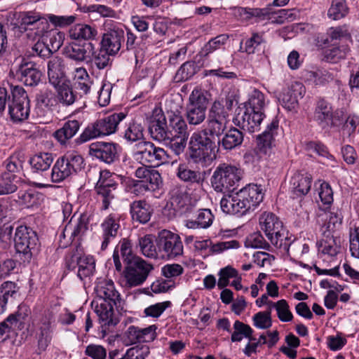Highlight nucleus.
<instances>
[{
    "label": "nucleus",
    "instance_id": "obj_3",
    "mask_svg": "<svg viewBox=\"0 0 359 359\" xmlns=\"http://www.w3.org/2000/svg\"><path fill=\"white\" fill-rule=\"evenodd\" d=\"M14 245L20 259L24 262H29L38 253L40 243L36 231L27 226H20L15 232Z\"/></svg>",
    "mask_w": 359,
    "mask_h": 359
},
{
    "label": "nucleus",
    "instance_id": "obj_56",
    "mask_svg": "<svg viewBox=\"0 0 359 359\" xmlns=\"http://www.w3.org/2000/svg\"><path fill=\"white\" fill-rule=\"evenodd\" d=\"M245 244L247 248H262L265 250H269L270 248L259 232H255L249 235L246 238Z\"/></svg>",
    "mask_w": 359,
    "mask_h": 359
},
{
    "label": "nucleus",
    "instance_id": "obj_14",
    "mask_svg": "<svg viewBox=\"0 0 359 359\" xmlns=\"http://www.w3.org/2000/svg\"><path fill=\"white\" fill-rule=\"evenodd\" d=\"M88 224L89 218L86 214H81L74 222L71 219L70 222H69L65 227L63 232L60 236V237H63L64 238L67 235L69 236V241L66 243L62 244V241L60 240V246L65 248L67 246L69 243L72 242L74 239H81L89 229Z\"/></svg>",
    "mask_w": 359,
    "mask_h": 359
},
{
    "label": "nucleus",
    "instance_id": "obj_42",
    "mask_svg": "<svg viewBox=\"0 0 359 359\" xmlns=\"http://www.w3.org/2000/svg\"><path fill=\"white\" fill-rule=\"evenodd\" d=\"M95 271V260L93 257L83 254L78 266V277L83 280L86 277L92 276Z\"/></svg>",
    "mask_w": 359,
    "mask_h": 359
},
{
    "label": "nucleus",
    "instance_id": "obj_35",
    "mask_svg": "<svg viewBox=\"0 0 359 359\" xmlns=\"http://www.w3.org/2000/svg\"><path fill=\"white\" fill-rule=\"evenodd\" d=\"M130 213L133 220L145 224L149 221L151 216L150 205L145 201H134L130 205Z\"/></svg>",
    "mask_w": 359,
    "mask_h": 359
},
{
    "label": "nucleus",
    "instance_id": "obj_44",
    "mask_svg": "<svg viewBox=\"0 0 359 359\" xmlns=\"http://www.w3.org/2000/svg\"><path fill=\"white\" fill-rule=\"evenodd\" d=\"M139 247L142 255L147 257H157L160 256L158 246L154 244L151 235H146L139 238Z\"/></svg>",
    "mask_w": 359,
    "mask_h": 359
},
{
    "label": "nucleus",
    "instance_id": "obj_43",
    "mask_svg": "<svg viewBox=\"0 0 359 359\" xmlns=\"http://www.w3.org/2000/svg\"><path fill=\"white\" fill-rule=\"evenodd\" d=\"M133 184H128V191L136 195L143 194L147 191H154L158 188L163 181H131Z\"/></svg>",
    "mask_w": 359,
    "mask_h": 359
},
{
    "label": "nucleus",
    "instance_id": "obj_52",
    "mask_svg": "<svg viewBox=\"0 0 359 359\" xmlns=\"http://www.w3.org/2000/svg\"><path fill=\"white\" fill-rule=\"evenodd\" d=\"M243 135L241 130L233 128L226 133V150L232 149L241 144Z\"/></svg>",
    "mask_w": 359,
    "mask_h": 359
},
{
    "label": "nucleus",
    "instance_id": "obj_46",
    "mask_svg": "<svg viewBox=\"0 0 359 359\" xmlns=\"http://www.w3.org/2000/svg\"><path fill=\"white\" fill-rule=\"evenodd\" d=\"M199 67L194 61L184 62L177 70L175 76L176 82H182L192 77L198 71Z\"/></svg>",
    "mask_w": 359,
    "mask_h": 359
},
{
    "label": "nucleus",
    "instance_id": "obj_58",
    "mask_svg": "<svg viewBox=\"0 0 359 359\" xmlns=\"http://www.w3.org/2000/svg\"><path fill=\"white\" fill-rule=\"evenodd\" d=\"M43 34L41 39H43L47 42V46H49L54 52L57 51L63 43V34L60 32L58 33H48Z\"/></svg>",
    "mask_w": 359,
    "mask_h": 359
},
{
    "label": "nucleus",
    "instance_id": "obj_36",
    "mask_svg": "<svg viewBox=\"0 0 359 359\" xmlns=\"http://www.w3.org/2000/svg\"><path fill=\"white\" fill-rule=\"evenodd\" d=\"M198 210L196 219L187 220L186 226L189 229L203 228L206 229L209 227L213 220V215L209 209H201L196 207L195 210Z\"/></svg>",
    "mask_w": 359,
    "mask_h": 359
},
{
    "label": "nucleus",
    "instance_id": "obj_5",
    "mask_svg": "<svg viewBox=\"0 0 359 359\" xmlns=\"http://www.w3.org/2000/svg\"><path fill=\"white\" fill-rule=\"evenodd\" d=\"M153 269V265L142 258L132 260L123 271L125 286L130 288L142 285Z\"/></svg>",
    "mask_w": 359,
    "mask_h": 359
},
{
    "label": "nucleus",
    "instance_id": "obj_6",
    "mask_svg": "<svg viewBox=\"0 0 359 359\" xmlns=\"http://www.w3.org/2000/svg\"><path fill=\"white\" fill-rule=\"evenodd\" d=\"M12 98L8 100V111L11 118L15 121L27 119L29 114V100L22 87L10 86Z\"/></svg>",
    "mask_w": 359,
    "mask_h": 359
},
{
    "label": "nucleus",
    "instance_id": "obj_21",
    "mask_svg": "<svg viewBox=\"0 0 359 359\" xmlns=\"http://www.w3.org/2000/svg\"><path fill=\"white\" fill-rule=\"evenodd\" d=\"M124 40V32L121 29H110L107 31L101 41V48L111 55H115L120 50Z\"/></svg>",
    "mask_w": 359,
    "mask_h": 359
},
{
    "label": "nucleus",
    "instance_id": "obj_27",
    "mask_svg": "<svg viewBox=\"0 0 359 359\" xmlns=\"http://www.w3.org/2000/svg\"><path fill=\"white\" fill-rule=\"evenodd\" d=\"M20 296V287L12 281H6L0 287V314L5 312L8 303Z\"/></svg>",
    "mask_w": 359,
    "mask_h": 359
},
{
    "label": "nucleus",
    "instance_id": "obj_49",
    "mask_svg": "<svg viewBox=\"0 0 359 359\" xmlns=\"http://www.w3.org/2000/svg\"><path fill=\"white\" fill-rule=\"evenodd\" d=\"M53 162L52 154L42 153L35 155L30 159L31 165L36 170H46Z\"/></svg>",
    "mask_w": 359,
    "mask_h": 359
},
{
    "label": "nucleus",
    "instance_id": "obj_7",
    "mask_svg": "<svg viewBox=\"0 0 359 359\" xmlns=\"http://www.w3.org/2000/svg\"><path fill=\"white\" fill-rule=\"evenodd\" d=\"M165 208L172 210L174 214L189 217L195 212L196 202H192L187 192V187L177 185L170 191V198Z\"/></svg>",
    "mask_w": 359,
    "mask_h": 359
},
{
    "label": "nucleus",
    "instance_id": "obj_63",
    "mask_svg": "<svg viewBox=\"0 0 359 359\" xmlns=\"http://www.w3.org/2000/svg\"><path fill=\"white\" fill-rule=\"evenodd\" d=\"M349 242L351 255L359 259V226L350 229Z\"/></svg>",
    "mask_w": 359,
    "mask_h": 359
},
{
    "label": "nucleus",
    "instance_id": "obj_12",
    "mask_svg": "<svg viewBox=\"0 0 359 359\" xmlns=\"http://www.w3.org/2000/svg\"><path fill=\"white\" fill-rule=\"evenodd\" d=\"M265 114L264 111H257L254 109H245L242 114L240 112L233 118L235 125L241 126L243 130L252 133L259 130Z\"/></svg>",
    "mask_w": 359,
    "mask_h": 359
},
{
    "label": "nucleus",
    "instance_id": "obj_41",
    "mask_svg": "<svg viewBox=\"0 0 359 359\" xmlns=\"http://www.w3.org/2000/svg\"><path fill=\"white\" fill-rule=\"evenodd\" d=\"M6 171L3 175V180H22L23 174L22 171V163L16 156H11L6 161Z\"/></svg>",
    "mask_w": 359,
    "mask_h": 359
},
{
    "label": "nucleus",
    "instance_id": "obj_45",
    "mask_svg": "<svg viewBox=\"0 0 359 359\" xmlns=\"http://www.w3.org/2000/svg\"><path fill=\"white\" fill-rule=\"evenodd\" d=\"M36 22H39L41 25H32L27 27L26 32L27 37L32 41L41 39L48 29L49 25L47 18L39 16L36 19Z\"/></svg>",
    "mask_w": 359,
    "mask_h": 359
},
{
    "label": "nucleus",
    "instance_id": "obj_39",
    "mask_svg": "<svg viewBox=\"0 0 359 359\" xmlns=\"http://www.w3.org/2000/svg\"><path fill=\"white\" fill-rule=\"evenodd\" d=\"M36 110L51 111L55 106V95L52 90L44 89L41 90L36 96Z\"/></svg>",
    "mask_w": 359,
    "mask_h": 359
},
{
    "label": "nucleus",
    "instance_id": "obj_23",
    "mask_svg": "<svg viewBox=\"0 0 359 359\" xmlns=\"http://www.w3.org/2000/svg\"><path fill=\"white\" fill-rule=\"evenodd\" d=\"M351 34L348 27L344 25L338 27H330L325 35L318 36L316 39V46L319 48L328 46L332 42L341 41L344 39H350Z\"/></svg>",
    "mask_w": 359,
    "mask_h": 359
},
{
    "label": "nucleus",
    "instance_id": "obj_62",
    "mask_svg": "<svg viewBox=\"0 0 359 359\" xmlns=\"http://www.w3.org/2000/svg\"><path fill=\"white\" fill-rule=\"evenodd\" d=\"M170 305L171 303L168 301L156 303L147 307L144 311V313L146 316L158 318Z\"/></svg>",
    "mask_w": 359,
    "mask_h": 359
},
{
    "label": "nucleus",
    "instance_id": "obj_13",
    "mask_svg": "<svg viewBox=\"0 0 359 359\" xmlns=\"http://www.w3.org/2000/svg\"><path fill=\"white\" fill-rule=\"evenodd\" d=\"M95 292L96 299H102L113 304L118 311L123 309L124 302L116 290L114 284L111 280H102L97 283Z\"/></svg>",
    "mask_w": 359,
    "mask_h": 359
},
{
    "label": "nucleus",
    "instance_id": "obj_19",
    "mask_svg": "<svg viewBox=\"0 0 359 359\" xmlns=\"http://www.w3.org/2000/svg\"><path fill=\"white\" fill-rule=\"evenodd\" d=\"M91 304L102 325L115 326L118 323V319L114 317V306H115L113 304L102 299H95Z\"/></svg>",
    "mask_w": 359,
    "mask_h": 359
},
{
    "label": "nucleus",
    "instance_id": "obj_25",
    "mask_svg": "<svg viewBox=\"0 0 359 359\" xmlns=\"http://www.w3.org/2000/svg\"><path fill=\"white\" fill-rule=\"evenodd\" d=\"M120 255L126 266L132 260L140 258L133 255L132 251V245L129 240L124 238L120 241L116 246L113 254V260L116 269L121 272L122 271V264L120 261Z\"/></svg>",
    "mask_w": 359,
    "mask_h": 359
},
{
    "label": "nucleus",
    "instance_id": "obj_40",
    "mask_svg": "<svg viewBox=\"0 0 359 359\" xmlns=\"http://www.w3.org/2000/svg\"><path fill=\"white\" fill-rule=\"evenodd\" d=\"M57 88V99L64 106L72 105L77 100V94L73 88L65 82H62Z\"/></svg>",
    "mask_w": 359,
    "mask_h": 359
},
{
    "label": "nucleus",
    "instance_id": "obj_47",
    "mask_svg": "<svg viewBox=\"0 0 359 359\" xmlns=\"http://www.w3.org/2000/svg\"><path fill=\"white\" fill-rule=\"evenodd\" d=\"M234 331L231 334L232 341H241L243 337L248 338V340H255L252 336V329L246 324L236 320L233 325Z\"/></svg>",
    "mask_w": 359,
    "mask_h": 359
},
{
    "label": "nucleus",
    "instance_id": "obj_10",
    "mask_svg": "<svg viewBox=\"0 0 359 359\" xmlns=\"http://www.w3.org/2000/svg\"><path fill=\"white\" fill-rule=\"evenodd\" d=\"M208 131L209 135L217 137L218 142L224 145V107L223 99L215 100L210 110L208 121Z\"/></svg>",
    "mask_w": 359,
    "mask_h": 359
},
{
    "label": "nucleus",
    "instance_id": "obj_60",
    "mask_svg": "<svg viewBox=\"0 0 359 359\" xmlns=\"http://www.w3.org/2000/svg\"><path fill=\"white\" fill-rule=\"evenodd\" d=\"M83 253L78 248L68 252L65 257V265L67 269L73 271L79 266Z\"/></svg>",
    "mask_w": 359,
    "mask_h": 359
},
{
    "label": "nucleus",
    "instance_id": "obj_54",
    "mask_svg": "<svg viewBox=\"0 0 359 359\" xmlns=\"http://www.w3.org/2000/svg\"><path fill=\"white\" fill-rule=\"evenodd\" d=\"M264 41L262 36L258 34H253L245 43V51L248 54H253L257 51H263L262 45Z\"/></svg>",
    "mask_w": 359,
    "mask_h": 359
},
{
    "label": "nucleus",
    "instance_id": "obj_55",
    "mask_svg": "<svg viewBox=\"0 0 359 359\" xmlns=\"http://www.w3.org/2000/svg\"><path fill=\"white\" fill-rule=\"evenodd\" d=\"M78 74L77 81L75 83L76 88L80 90L81 94L86 95L90 89V82L88 79V75L84 68H79L76 69Z\"/></svg>",
    "mask_w": 359,
    "mask_h": 359
},
{
    "label": "nucleus",
    "instance_id": "obj_18",
    "mask_svg": "<svg viewBox=\"0 0 359 359\" xmlns=\"http://www.w3.org/2000/svg\"><path fill=\"white\" fill-rule=\"evenodd\" d=\"M30 315L31 310L29 307L25 304H21L18 306V309L14 313H11L6 319L14 333L17 334V332L28 329Z\"/></svg>",
    "mask_w": 359,
    "mask_h": 359
},
{
    "label": "nucleus",
    "instance_id": "obj_11",
    "mask_svg": "<svg viewBox=\"0 0 359 359\" xmlns=\"http://www.w3.org/2000/svg\"><path fill=\"white\" fill-rule=\"evenodd\" d=\"M14 76L24 85L34 87L41 82L42 72L35 62L22 60L17 67Z\"/></svg>",
    "mask_w": 359,
    "mask_h": 359
},
{
    "label": "nucleus",
    "instance_id": "obj_2",
    "mask_svg": "<svg viewBox=\"0 0 359 359\" xmlns=\"http://www.w3.org/2000/svg\"><path fill=\"white\" fill-rule=\"evenodd\" d=\"M207 128L202 133H194L189 142L190 157L195 162H209L216 159L218 156L220 145L222 146V142H218L217 137H214L213 135H210L208 137L209 132H207Z\"/></svg>",
    "mask_w": 359,
    "mask_h": 359
},
{
    "label": "nucleus",
    "instance_id": "obj_30",
    "mask_svg": "<svg viewBox=\"0 0 359 359\" xmlns=\"http://www.w3.org/2000/svg\"><path fill=\"white\" fill-rule=\"evenodd\" d=\"M278 128V121L273 119L266 127V129L257 138V148L263 153H266L267 149H270L274 140V136L277 135Z\"/></svg>",
    "mask_w": 359,
    "mask_h": 359
},
{
    "label": "nucleus",
    "instance_id": "obj_64",
    "mask_svg": "<svg viewBox=\"0 0 359 359\" xmlns=\"http://www.w3.org/2000/svg\"><path fill=\"white\" fill-rule=\"evenodd\" d=\"M85 354L93 359H106L107 350L101 345L89 344L86 348Z\"/></svg>",
    "mask_w": 359,
    "mask_h": 359
},
{
    "label": "nucleus",
    "instance_id": "obj_8",
    "mask_svg": "<svg viewBox=\"0 0 359 359\" xmlns=\"http://www.w3.org/2000/svg\"><path fill=\"white\" fill-rule=\"evenodd\" d=\"M156 243L160 257L172 259L183 254V244L180 236L163 229L158 232Z\"/></svg>",
    "mask_w": 359,
    "mask_h": 359
},
{
    "label": "nucleus",
    "instance_id": "obj_9",
    "mask_svg": "<svg viewBox=\"0 0 359 359\" xmlns=\"http://www.w3.org/2000/svg\"><path fill=\"white\" fill-rule=\"evenodd\" d=\"M208 104V100L202 92L193 90L186 107V115L189 124L198 125L204 121Z\"/></svg>",
    "mask_w": 359,
    "mask_h": 359
},
{
    "label": "nucleus",
    "instance_id": "obj_1",
    "mask_svg": "<svg viewBox=\"0 0 359 359\" xmlns=\"http://www.w3.org/2000/svg\"><path fill=\"white\" fill-rule=\"evenodd\" d=\"M264 198L261 185L250 183L239 191L226 196V214L243 215L257 207Z\"/></svg>",
    "mask_w": 359,
    "mask_h": 359
},
{
    "label": "nucleus",
    "instance_id": "obj_28",
    "mask_svg": "<svg viewBox=\"0 0 359 359\" xmlns=\"http://www.w3.org/2000/svg\"><path fill=\"white\" fill-rule=\"evenodd\" d=\"M102 237L103 241L102 243V250H105L111 241L116 238L118 233L120 225L116 217L113 215H109L102 222Z\"/></svg>",
    "mask_w": 359,
    "mask_h": 359
},
{
    "label": "nucleus",
    "instance_id": "obj_24",
    "mask_svg": "<svg viewBox=\"0 0 359 359\" xmlns=\"http://www.w3.org/2000/svg\"><path fill=\"white\" fill-rule=\"evenodd\" d=\"M151 137L157 141H165L172 134L168 132L166 117L163 114H157L149 121L148 126Z\"/></svg>",
    "mask_w": 359,
    "mask_h": 359
},
{
    "label": "nucleus",
    "instance_id": "obj_22",
    "mask_svg": "<svg viewBox=\"0 0 359 359\" xmlns=\"http://www.w3.org/2000/svg\"><path fill=\"white\" fill-rule=\"evenodd\" d=\"M89 154L107 163H111L117 158L116 144L104 142L92 143Z\"/></svg>",
    "mask_w": 359,
    "mask_h": 359
},
{
    "label": "nucleus",
    "instance_id": "obj_59",
    "mask_svg": "<svg viewBox=\"0 0 359 359\" xmlns=\"http://www.w3.org/2000/svg\"><path fill=\"white\" fill-rule=\"evenodd\" d=\"M48 21L50 22L55 27H65L73 24L76 20L75 15H48Z\"/></svg>",
    "mask_w": 359,
    "mask_h": 359
},
{
    "label": "nucleus",
    "instance_id": "obj_26",
    "mask_svg": "<svg viewBox=\"0 0 359 359\" xmlns=\"http://www.w3.org/2000/svg\"><path fill=\"white\" fill-rule=\"evenodd\" d=\"M65 65L62 57H52L48 62V76L49 82L54 86H60L65 77Z\"/></svg>",
    "mask_w": 359,
    "mask_h": 359
},
{
    "label": "nucleus",
    "instance_id": "obj_17",
    "mask_svg": "<svg viewBox=\"0 0 359 359\" xmlns=\"http://www.w3.org/2000/svg\"><path fill=\"white\" fill-rule=\"evenodd\" d=\"M63 53L71 60L83 62L95 53V47L91 42L83 44L72 42L64 48Z\"/></svg>",
    "mask_w": 359,
    "mask_h": 359
},
{
    "label": "nucleus",
    "instance_id": "obj_50",
    "mask_svg": "<svg viewBox=\"0 0 359 359\" xmlns=\"http://www.w3.org/2000/svg\"><path fill=\"white\" fill-rule=\"evenodd\" d=\"M348 13V8L345 0H333L328 11V15L333 20H339Z\"/></svg>",
    "mask_w": 359,
    "mask_h": 359
},
{
    "label": "nucleus",
    "instance_id": "obj_38",
    "mask_svg": "<svg viewBox=\"0 0 359 359\" xmlns=\"http://www.w3.org/2000/svg\"><path fill=\"white\" fill-rule=\"evenodd\" d=\"M350 52L347 45H341L325 49L323 52V60L325 62L336 64L344 60Z\"/></svg>",
    "mask_w": 359,
    "mask_h": 359
},
{
    "label": "nucleus",
    "instance_id": "obj_34",
    "mask_svg": "<svg viewBox=\"0 0 359 359\" xmlns=\"http://www.w3.org/2000/svg\"><path fill=\"white\" fill-rule=\"evenodd\" d=\"M116 183H109V181H97L95 189L98 195L101 196L102 199V210H107L114 198L116 189Z\"/></svg>",
    "mask_w": 359,
    "mask_h": 359
},
{
    "label": "nucleus",
    "instance_id": "obj_48",
    "mask_svg": "<svg viewBox=\"0 0 359 359\" xmlns=\"http://www.w3.org/2000/svg\"><path fill=\"white\" fill-rule=\"evenodd\" d=\"M266 105L264 95L258 90H254L250 95L248 100L245 102L244 108L264 111Z\"/></svg>",
    "mask_w": 359,
    "mask_h": 359
},
{
    "label": "nucleus",
    "instance_id": "obj_33",
    "mask_svg": "<svg viewBox=\"0 0 359 359\" xmlns=\"http://www.w3.org/2000/svg\"><path fill=\"white\" fill-rule=\"evenodd\" d=\"M80 123L76 120L66 121L63 126L53 133V137L61 144H65L78 132Z\"/></svg>",
    "mask_w": 359,
    "mask_h": 359
},
{
    "label": "nucleus",
    "instance_id": "obj_20",
    "mask_svg": "<svg viewBox=\"0 0 359 359\" xmlns=\"http://www.w3.org/2000/svg\"><path fill=\"white\" fill-rule=\"evenodd\" d=\"M313 120L324 130L333 126V110L327 101L320 98L316 102Z\"/></svg>",
    "mask_w": 359,
    "mask_h": 359
},
{
    "label": "nucleus",
    "instance_id": "obj_37",
    "mask_svg": "<svg viewBox=\"0 0 359 359\" xmlns=\"http://www.w3.org/2000/svg\"><path fill=\"white\" fill-rule=\"evenodd\" d=\"M76 168L70 163L67 158L64 156L57 159L52 170V177L56 176V180H65L69 177Z\"/></svg>",
    "mask_w": 359,
    "mask_h": 359
},
{
    "label": "nucleus",
    "instance_id": "obj_31",
    "mask_svg": "<svg viewBox=\"0 0 359 359\" xmlns=\"http://www.w3.org/2000/svg\"><path fill=\"white\" fill-rule=\"evenodd\" d=\"M167 116L168 118V130L172 134L170 139L177 135H189L187 123L182 116L172 111H168Z\"/></svg>",
    "mask_w": 359,
    "mask_h": 359
},
{
    "label": "nucleus",
    "instance_id": "obj_53",
    "mask_svg": "<svg viewBox=\"0 0 359 359\" xmlns=\"http://www.w3.org/2000/svg\"><path fill=\"white\" fill-rule=\"evenodd\" d=\"M272 306L277 311L278 318L283 322H289L292 320L293 316L289 309V305L286 300L280 299L276 303L269 302Z\"/></svg>",
    "mask_w": 359,
    "mask_h": 359
},
{
    "label": "nucleus",
    "instance_id": "obj_51",
    "mask_svg": "<svg viewBox=\"0 0 359 359\" xmlns=\"http://www.w3.org/2000/svg\"><path fill=\"white\" fill-rule=\"evenodd\" d=\"M144 126L137 120L130 123L125 133V137L128 141L135 142L143 137Z\"/></svg>",
    "mask_w": 359,
    "mask_h": 359
},
{
    "label": "nucleus",
    "instance_id": "obj_61",
    "mask_svg": "<svg viewBox=\"0 0 359 359\" xmlns=\"http://www.w3.org/2000/svg\"><path fill=\"white\" fill-rule=\"evenodd\" d=\"M254 325L259 329H267L272 325L271 311L258 312L253 316Z\"/></svg>",
    "mask_w": 359,
    "mask_h": 359
},
{
    "label": "nucleus",
    "instance_id": "obj_15",
    "mask_svg": "<svg viewBox=\"0 0 359 359\" xmlns=\"http://www.w3.org/2000/svg\"><path fill=\"white\" fill-rule=\"evenodd\" d=\"M305 92V87L302 83L294 82L282 92L278 100L284 108L292 111L297 107L298 101L304 97Z\"/></svg>",
    "mask_w": 359,
    "mask_h": 359
},
{
    "label": "nucleus",
    "instance_id": "obj_4",
    "mask_svg": "<svg viewBox=\"0 0 359 359\" xmlns=\"http://www.w3.org/2000/svg\"><path fill=\"white\" fill-rule=\"evenodd\" d=\"M126 117V114L124 112H119L97 120L83 130L79 137L80 142H85L97 137L114 133L120 122Z\"/></svg>",
    "mask_w": 359,
    "mask_h": 359
},
{
    "label": "nucleus",
    "instance_id": "obj_32",
    "mask_svg": "<svg viewBox=\"0 0 359 359\" xmlns=\"http://www.w3.org/2000/svg\"><path fill=\"white\" fill-rule=\"evenodd\" d=\"M69 37L76 41H90L94 39L97 31L94 26L86 24H77L72 27L69 32Z\"/></svg>",
    "mask_w": 359,
    "mask_h": 359
},
{
    "label": "nucleus",
    "instance_id": "obj_57",
    "mask_svg": "<svg viewBox=\"0 0 359 359\" xmlns=\"http://www.w3.org/2000/svg\"><path fill=\"white\" fill-rule=\"evenodd\" d=\"M188 137L189 135H177L174 138L166 139L165 142L176 155H179L184 151Z\"/></svg>",
    "mask_w": 359,
    "mask_h": 359
},
{
    "label": "nucleus",
    "instance_id": "obj_29",
    "mask_svg": "<svg viewBox=\"0 0 359 359\" xmlns=\"http://www.w3.org/2000/svg\"><path fill=\"white\" fill-rule=\"evenodd\" d=\"M259 225L268 238L283 228L282 222L271 212H264L261 215Z\"/></svg>",
    "mask_w": 359,
    "mask_h": 359
},
{
    "label": "nucleus",
    "instance_id": "obj_16",
    "mask_svg": "<svg viewBox=\"0 0 359 359\" xmlns=\"http://www.w3.org/2000/svg\"><path fill=\"white\" fill-rule=\"evenodd\" d=\"M135 155L145 163H154L164 159L165 151L163 149L156 147L150 142H140L135 145Z\"/></svg>",
    "mask_w": 359,
    "mask_h": 359
}]
</instances>
